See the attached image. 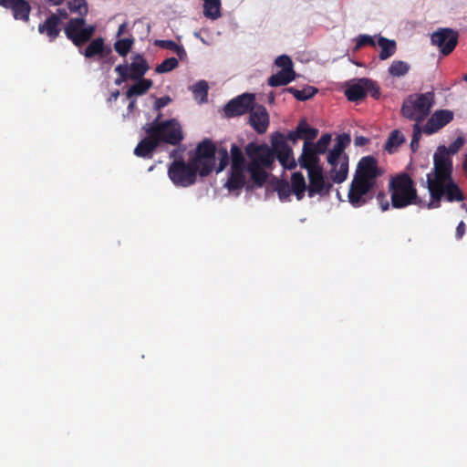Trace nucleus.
<instances>
[{
	"label": "nucleus",
	"instance_id": "nucleus-62",
	"mask_svg": "<svg viewBox=\"0 0 467 467\" xmlns=\"http://www.w3.org/2000/svg\"><path fill=\"white\" fill-rule=\"evenodd\" d=\"M135 105H136V100H135V99H131V100L130 101L129 105H128V110H129L130 112H131V111L134 109Z\"/></svg>",
	"mask_w": 467,
	"mask_h": 467
},
{
	"label": "nucleus",
	"instance_id": "nucleus-9",
	"mask_svg": "<svg viewBox=\"0 0 467 467\" xmlns=\"http://www.w3.org/2000/svg\"><path fill=\"white\" fill-rule=\"evenodd\" d=\"M383 173V170L379 167L378 160L372 155H368L358 161L353 179L376 186L378 178Z\"/></svg>",
	"mask_w": 467,
	"mask_h": 467
},
{
	"label": "nucleus",
	"instance_id": "nucleus-28",
	"mask_svg": "<svg viewBox=\"0 0 467 467\" xmlns=\"http://www.w3.org/2000/svg\"><path fill=\"white\" fill-rule=\"evenodd\" d=\"M290 186L296 199L298 201L302 200L305 196L306 190H307L306 180L302 172L296 171L292 174Z\"/></svg>",
	"mask_w": 467,
	"mask_h": 467
},
{
	"label": "nucleus",
	"instance_id": "nucleus-30",
	"mask_svg": "<svg viewBox=\"0 0 467 467\" xmlns=\"http://www.w3.org/2000/svg\"><path fill=\"white\" fill-rule=\"evenodd\" d=\"M152 86V81L147 78L137 79L136 83L126 91V97L132 99L134 96H140L146 93Z\"/></svg>",
	"mask_w": 467,
	"mask_h": 467
},
{
	"label": "nucleus",
	"instance_id": "nucleus-15",
	"mask_svg": "<svg viewBox=\"0 0 467 467\" xmlns=\"http://www.w3.org/2000/svg\"><path fill=\"white\" fill-rule=\"evenodd\" d=\"M374 188L375 186L353 179L348 193L349 203L355 208L365 205L373 198L370 192Z\"/></svg>",
	"mask_w": 467,
	"mask_h": 467
},
{
	"label": "nucleus",
	"instance_id": "nucleus-63",
	"mask_svg": "<svg viewBox=\"0 0 467 467\" xmlns=\"http://www.w3.org/2000/svg\"><path fill=\"white\" fill-rule=\"evenodd\" d=\"M46 1L54 5H59L64 2V0H46Z\"/></svg>",
	"mask_w": 467,
	"mask_h": 467
},
{
	"label": "nucleus",
	"instance_id": "nucleus-18",
	"mask_svg": "<svg viewBox=\"0 0 467 467\" xmlns=\"http://www.w3.org/2000/svg\"><path fill=\"white\" fill-rule=\"evenodd\" d=\"M248 123L258 134H265L269 126V114L263 105H257L249 111Z\"/></svg>",
	"mask_w": 467,
	"mask_h": 467
},
{
	"label": "nucleus",
	"instance_id": "nucleus-27",
	"mask_svg": "<svg viewBox=\"0 0 467 467\" xmlns=\"http://www.w3.org/2000/svg\"><path fill=\"white\" fill-rule=\"evenodd\" d=\"M296 72L295 70H280L275 74H273L267 79V84L270 87H280L285 86L296 79Z\"/></svg>",
	"mask_w": 467,
	"mask_h": 467
},
{
	"label": "nucleus",
	"instance_id": "nucleus-17",
	"mask_svg": "<svg viewBox=\"0 0 467 467\" xmlns=\"http://www.w3.org/2000/svg\"><path fill=\"white\" fill-rule=\"evenodd\" d=\"M453 117L454 113L450 109H438L434 111L423 126L424 133L431 135L438 132L449 124L453 119Z\"/></svg>",
	"mask_w": 467,
	"mask_h": 467
},
{
	"label": "nucleus",
	"instance_id": "nucleus-24",
	"mask_svg": "<svg viewBox=\"0 0 467 467\" xmlns=\"http://www.w3.org/2000/svg\"><path fill=\"white\" fill-rule=\"evenodd\" d=\"M111 53V49L107 47L102 37L93 39L88 46L86 47L84 56L88 58L99 56L100 57H106Z\"/></svg>",
	"mask_w": 467,
	"mask_h": 467
},
{
	"label": "nucleus",
	"instance_id": "nucleus-20",
	"mask_svg": "<svg viewBox=\"0 0 467 467\" xmlns=\"http://www.w3.org/2000/svg\"><path fill=\"white\" fill-rule=\"evenodd\" d=\"M318 154L319 153L310 146V142L305 141L302 154L298 159L300 167L306 169L307 173L309 172V170L316 171L317 168H322L319 164L320 159Z\"/></svg>",
	"mask_w": 467,
	"mask_h": 467
},
{
	"label": "nucleus",
	"instance_id": "nucleus-52",
	"mask_svg": "<svg viewBox=\"0 0 467 467\" xmlns=\"http://www.w3.org/2000/svg\"><path fill=\"white\" fill-rule=\"evenodd\" d=\"M171 99L169 96L159 98L154 102V109L160 111L162 108L166 107Z\"/></svg>",
	"mask_w": 467,
	"mask_h": 467
},
{
	"label": "nucleus",
	"instance_id": "nucleus-16",
	"mask_svg": "<svg viewBox=\"0 0 467 467\" xmlns=\"http://www.w3.org/2000/svg\"><path fill=\"white\" fill-rule=\"evenodd\" d=\"M307 194L310 198L320 195L328 196L333 187L330 182L325 180L323 168H317L316 171L309 170Z\"/></svg>",
	"mask_w": 467,
	"mask_h": 467
},
{
	"label": "nucleus",
	"instance_id": "nucleus-56",
	"mask_svg": "<svg viewBox=\"0 0 467 467\" xmlns=\"http://www.w3.org/2000/svg\"><path fill=\"white\" fill-rule=\"evenodd\" d=\"M286 139L292 142H296L298 140H300L301 138L297 128L295 130L289 131Z\"/></svg>",
	"mask_w": 467,
	"mask_h": 467
},
{
	"label": "nucleus",
	"instance_id": "nucleus-39",
	"mask_svg": "<svg viewBox=\"0 0 467 467\" xmlns=\"http://www.w3.org/2000/svg\"><path fill=\"white\" fill-rule=\"evenodd\" d=\"M275 190L281 201H286L293 192L290 184L285 180H279L275 184Z\"/></svg>",
	"mask_w": 467,
	"mask_h": 467
},
{
	"label": "nucleus",
	"instance_id": "nucleus-5",
	"mask_svg": "<svg viewBox=\"0 0 467 467\" xmlns=\"http://www.w3.org/2000/svg\"><path fill=\"white\" fill-rule=\"evenodd\" d=\"M433 173L427 175L428 190L432 189L436 195L440 194V184L452 179V160L447 156L445 146L441 145L437 148L433 155Z\"/></svg>",
	"mask_w": 467,
	"mask_h": 467
},
{
	"label": "nucleus",
	"instance_id": "nucleus-51",
	"mask_svg": "<svg viewBox=\"0 0 467 467\" xmlns=\"http://www.w3.org/2000/svg\"><path fill=\"white\" fill-rule=\"evenodd\" d=\"M155 46L164 49L174 51L177 47V44L172 40H156Z\"/></svg>",
	"mask_w": 467,
	"mask_h": 467
},
{
	"label": "nucleus",
	"instance_id": "nucleus-26",
	"mask_svg": "<svg viewBox=\"0 0 467 467\" xmlns=\"http://www.w3.org/2000/svg\"><path fill=\"white\" fill-rule=\"evenodd\" d=\"M245 171L246 169H231L230 176L225 182V187L229 191H237L244 187L246 183Z\"/></svg>",
	"mask_w": 467,
	"mask_h": 467
},
{
	"label": "nucleus",
	"instance_id": "nucleus-19",
	"mask_svg": "<svg viewBox=\"0 0 467 467\" xmlns=\"http://www.w3.org/2000/svg\"><path fill=\"white\" fill-rule=\"evenodd\" d=\"M0 5L11 9L15 19L29 21L31 6L26 0H0Z\"/></svg>",
	"mask_w": 467,
	"mask_h": 467
},
{
	"label": "nucleus",
	"instance_id": "nucleus-43",
	"mask_svg": "<svg viewBox=\"0 0 467 467\" xmlns=\"http://www.w3.org/2000/svg\"><path fill=\"white\" fill-rule=\"evenodd\" d=\"M217 159L219 160V165L217 168V172H220L224 170V168L229 163V154L225 148H220L218 150H216Z\"/></svg>",
	"mask_w": 467,
	"mask_h": 467
},
{
	"label": "nucleus",
	"instance_id": "nucleus-46",
	"mask_svg": "<svg viewBox=\"0 0 467 467\" xmlns=\"http://www.w3.org/2000/svg\"><path fill=\"white\" fill-rule=\"evenodd\" d=\"M127 64H119L115 67V71L119 74V78H116L115 84L121 85L123 82L130 79L127 73Z\"/></svg>",
	"mask_w": 467,
	"mask_h": 467
},
{
	"label": "nucleus",
	"instance_id": "nucleus-60",
	"mask_svg": "<svg viewBox=\"0 0 467 467\" xmlns=\"http://www.w3.org/2000/svg\"><path fill=\"white\" fill-rule=\"evenodd\" d=\"M119 96V90L116 89L114 91L111 92L109 98V101H115L118 99Z\"/></svg>",
	"mask_w": 467,
	"mask_h": 467
},
{
	"label": "nucleus",
	"instance_id": "nucleus-49",
	"mask_svg": "<svg viewBox=\"0 0 467 467\" xmlns=\"http://www.w3.org/2000/svg\"><path fill=\"white\" fill-rule=\"evenodd\" d=\"M365 46H370V47H375L376 46V42H375L374 38L371 36L360 35V36H358L356 49H358V48H360L362 47H365Z\"/></svg>",
	"mask_w": 467,
	"mask_h": 467
},
{
	"label": "nucleus",
	"instance_id": "nucleus-29",
	"mask_svg": "<svg viewBox=\"0 0 467 467\" xmlns=\"http://www.w3.org/2000/svg\"><path fill=\"white\" fill-rule=\"evenodd\" d=\"M264 168H265L264 165H247L246 171L256 187H262L268 178V173Z\"/></svg>",
	"mask_w": 467,
	"mask_h": 467
},
{
	"label": "nucleus",
	"instance_id": "nucleus-23",
	"mask_svg": "<svg viewBox=\"0 0 467 467\" xmlns=\"http://www.w3.org/2000/svg\"><path fill=\"white\" fill-rule=\"evenodd\" d=\"M127 68L129 78L130 79L137 80L143 78V76L149 70V65L141 55L137 54L131 64H127Z\"/></svg>",
	"mask_w": 467,
	"mask_h": 467
},
{
	"label": "nucleus",
	"instance_id": "nucleus-44",
	"mask_svg": "<svg viewBox=\"0 0 467 467\" xmlns=\"http://www.w3.org/2000/svg\"><path fill=\"white\" fill-rule=\"evenodd\" d=\"M208 84L205 80L198 81L193 87V93L196 96H201L202 100H206L208 96Z\"/></svg>",
	"mask_w": 467,
	"mask_h": 467
},
{
	"label": "nucleus",
	"instance_id": "nucleus-33",
	"mask_svg": "<svg viewBox=\"0 0 467 467\" xmlns=\"http://www.w3.org/2000/svg\"><path fill=\"white\" fill-rule=\"evenodd\" d=\"M284 91L291 93L299 101H306L313 98L317 93L318 89L312 86H306L303 89H296L290 87L285 88Z\"/></svg>",
	"mask_w": 467,
	"mask_h": 467
},
{
	"label": "nucleus",
	"instance_id": "nucleus-14",
	"mask_svg": "<svg viewBox=\"0 0 467 467\" xmlns=\"http://www.w3.org/2000/svg\"><path fill=\"white\" fill-rule=\"evenodd\" d=\"M255 95L252 93H244L231 99L223 109L224 115L227 118L242 116L249 112L254 105Z\"/></svg>",
	"mask_w": 467,
	"mask_h": 467
},
{
	"label": "nucleus",
	"instance_id": "nucleus-57",
	"mask_svg": "<svg viewBox=\"0 0 467 467\" xmlns=\"http://www.w3.org/2000/svg\"><path fill=\"white\" fill-rule=\"evenodd\" d=\"M174 52L177 54L181 60H183L187 57V53L182 46L177 45Z\"/></svg>",
	"mask_w": 467,
	"mask_h": 467
},
{
	"label": "nucleus",
	"instance_id": "nucleus-37",
	"mask_svg": "<svg viewBox=\"0 0 467 467\" xmlns=\"http://www.w3.org/2000/svg\"><path fill=\"white\" fill-rule=\"evenodd\" d=\"M410 70V65L401 60H394L389 67V74L392 77H403Z\"/></svg>",
	"mask_w": 467,
	"mask_h": 467
},
{
	"label": "nucleus",
	"instance_id": "nucleus-1",
	"mask_svg": "<svg viewBox=\"0 0 467 467\" xmlns=\"http://www.w3.org/2000/svg\"><path fill=\"white\" fill-rule=\"evenodd\" d=\"M389 191L393 208L402 209L421 202L414 181L406 172L391 177Z\"/></svg>",
	"mask_w": 467,
	"mask_h": 467
},
{
	"label": "nucleus",
	"instance_id": "nucleus-64",
	"mask_svg": "<svg viewBox=\"0 0 467 467\" xmlns=\"http://www.w3.org/2000/svg\"><path fill=\"white\" fill-rule=\"evenodd\" d=\"M462 168L464 171H467V154L465 155V158H464V161H463V163H462Z\"/></svg>",
	"mask_w": 467,
	"mask_h": 467
},
{
	"label": "nucleus",
	"instance_id": "nucleus-13",
	"mask_svg": "<svg viewBox=\"0 0 467 467\" xmlns=\"http://www.w3.org/2000/svg\"><path fill=\"white\" fill-rule=\"evenodd\" d=\"M440 194L436 195L432 189H429L432 203H429L428 207H439L441 200L445 196L446 201L450 202H462L465 199L464 194L461 191L460 187L455 183L453 179L447 181L440 184Z\"/></svg>",
	"mask_w": 467,
	"mask_h": 467
},
{
	"label": "nucleus",
	"instance_id": "nucleus-58",
	"mask_svg": "<svg viewBox=\"0 0 467 467\" xmlns=\"http://www.w3.org/2000/svg\"><path fill=\"white\" fill-rule=\"evenodd\" d=\"M369 141V140L366 137H363V136H358L355 138V145L356 146H365L366 144H368Z\"/></svg>",
	"mask_w": 467,
	"mask_h": 467
},
{
	"label": "nucleus",
	"instance_id": "nucleus-32",
	"mask_svg": "<svg viewBox=\"0 0 467 467\" xmlns=\"http://www.w3.org/2000/svg\"><path fill=\"white\" fill-rule=\"evenodd\" d=\"M404 141H405L404 135L399 130H394L390 132V134L385 143L384 149L389 153H393L398 150V148Z\"/></svg>",
	"mask_w": 467,
	"mask_h": 467
},
{
	"label": "nucleus",
	"instance_id": "nucleus-8",
	"mask_svg": "<svg viewBox=\"0 0 467 467\" xmlns=\"http://www.w3.org/2000/svg\"><path fill=\"white\" fill-rule=\"evenodd\" d=\"M216 147L211 140L206 139L198 144L191 159L200 168L201 176L205 177L213 171Z\"/></svg>",
	"mask_w": 467,
	"mask_h": 467
},
{
	"label": "nucleus",
	"instance_id": "nucleus-2",
	"mask_svg": "<svg viewBox=\"0 0 467 467\" xmlns=\"http://www.w3.org/2000/svg\"><path fill=\"white\" fill-rule=\"evenodd\" d=\"M351 140L348 134L343 133L337 137L333 149L327 154V162L331 165L330 179L335 183H342L348 174V156L344 153Z\"/></svg>",
	"mask_w": 467,
	"mask_h": 467
},
{
	"label": "nucleus",
	"instance_id": "nucleus-40",
	"mask_svg": "<svg viewBox=\"0 0 467 467\" xmlns=\"http://www.w3.org/2000/svg\"><path fill=\"white\" fill-rule=\"evenodd\" d=\"M331 134L325 133L323 134L317 143L310 142V146L316 150L319 154H324L327 150V147L331 141Z\"/></svg>",
	"mask_w": 467,
	"mask_h": 467
},
{
	"label": "nucleus",
	"instance_id": "nucleus-42",
	"mask_svg": "<svg viewBox=\"0 0 467 467\" xmlns=\"http://www.w3.org/2000/svg\"><path fill=\"white\" fill-rule=\"evenodd\" d=\"M179 65L178 59L175 57H169L164 59L161 64H159L155 71L159 74L167 73L173 69H175Z\"/></svg>",
	"mask_w": 467,
	"mask_h": 467
},
{
	"label": "nucleus",
	"instance_id": "nucleus-4",
	"mask_svg": "<svg viewBox=\"0 0 467 467\" xmlns=\"http://www.w3.org/2000/svg\"><path fill=\"white\" fill-rule=\"evenodd\" d=\"M162 114L159 113L156 119L148 128L151 135L154 136L159 145L167 143L172 146L179 145L184 139L182 127L176 119L161 120Z\"/></svg>",
	"mask_w": 467,
	"mask_h": 467
},
{
	"label": "nucleus",
	"instance_id": "nucleus-10",
	"mask_svg": "<svg viewBox=\"0 0 467 467\" xmlns=\"http://www.w3.org/2000/svg\"><path fill=\"white\" fill-rule=\"evenodd\" d=\"M271 150L274 151V159L276 157L280 164L285 170H294L296 161L293 156V150L286 143L283 133L276 131L271 138Z\"/></svg>",
	"mask_w": 467,
	"mask_h": 467
},
{
	"label": "nucleus",
	"instance_id": "nucleus-35",
	"mask_svg": "<svg viewBox=\"0 0 467 467\" xmlns=\"http://www.w3.org/2000/svg\"><path fill=\"white\" fill-rule=\"evenodd\" d=\"M231 169H247L244 153L236 144H232L231 146Z\"/></svg>",
	"mask_w": 467,
	"mask_h": 467
},
{
	"label": "nucleus",
	"instance_id": "nucleus-11",
	"mask_svg": "<svg viewBox=\"0 0 467 467\" xmlns=\"http://www.w3.org/2000/svg\"><path fill=\"white\" fill-rule=\"evenodd\" d=\"M459 34L449 27H441L431 36V41L436 46L443 56L450 55L458 44Z\"/></svg>",
	"mask_w": 467,
	"mask_h": 467
},
{
	"label": "nucleus",
	"instance_id": "nucleus-22",
	"mask_svg": "<svg viewBox=\"0 0 467 467\" xmlns=\"http://www.w3.org/2000/svg\"><path fill=\"white\" fill-rule=\"evenodd\" d=\"M145 132L147 137L141 140L134 149V154L140 158L151 157L152 152L159 146L158 141L150 132L148 126L145 127Z\"/></svg>",
	"mask_w": 467,
	"mask_h": 467
},
{
	"label": "nucleus",
	"instance_id": "nucleus-54",
	"mask_svg": "<svg viewBox=\"0 0 467 467\" xmlns=\"http://www.w3.org/2000/svg\"><path fill=\"white\" fill-rule=\"evenodd\" d=\"M465 234V223L462 221L456 227L455 236L458 240L462 239Z\"/></svg>",
	"mask_w": 467,
	"mask_h": 467
},
{
	"label": "nucleus",
	"instance_id": "nucleus-41",
	"mask_svg": "<svg viewBox=\"0 0 467 467\" xmlns=\"http://www.w3.org/2000/svg\"><path fill=\"white\" fill-rule=\"evenodd\" d=\"M68 9L72 13H78L80 17L88 14V4L86 0H72L68 2Z\"/></svg>",
	"mask_w": 467,
	"mask_h": 467
},
{
	"label": "nucleus",
	"instance_id": "nucleus-36",
	"mask_svg": "<svg viewBox=\"0 0 467 467\" xmlns=\"http://www.w3.org/2000/svg\"><path fill=\"white\" fill-rule=\"evenodd\" d=\"M297 130L301 140H305V141L311 142L318 135V130L309 127L305 119L298 123Z\"/></svg>",
	"mask_w": 467,
	"mask_h": 467
},
{
	"label": "nucleus",
	"instance_id": "nucleus-21",
	"mask_svg": "<svg viewBox=\"0 0 467 467\" xmlns=\"http://www.w3.org/2000/svg\"><path fill=\"white\" fill-rule=\"evenodd\" d=\"M38 32L46 36L50 42L55 41L61 32L59 17L57 15L48 16L43 23L38 25Z\"/></svg>",
	"mask_w": 467,
	"mask_h": 467
},
{
	"label": "nucleus",
	"instance_id": "nucleus-38",
	"mask_svg": "<svg viewBox=\"0 0 467 467\" xmlns=\"http://www.w3.org/2000/svg\"><path fill=\"white\" fill-rule=\"evenodd\" d=\"M134 41L133 37L119 39L114 43V49L119 56L125 57L132 48Z\"/></svg>",
	"mask_w": 467,
	"mask_h": 467
},
{
	"label": "nucleus",
	"instance_id": "nucleus-7",
	"mask_svg": "<svg viewBox=\"0 0 467 467\" xmlns=\"http://www.w3.org/2000/svg\"><path fill=\"white\" fill-rule=\"evenodd\" d=\"M96 26L88 25L84 17H75L67 23L64 32L67 37L76 46L82 47L93 36Z\"/></svg>",
	"mask_w": 467,
	"mask_h": 467
},
{
	"label": "nucleus",
	"instance_id": "nucleus-34",
	"mask_svg": "<svg viewBox=\"0 0 467 467\" xmlns=\"http://www.w3.org/2000/svg\"><path fill=\"white\" fill-rule=\"evenodd\" d=\"M203 15L215 20L221 16V0H203Z\"/></svg>",
	"mask_w": 467,
	"mask_h": 467
},
{
	"label": "nucleus",
	"instance_id": "nucleus-55",
	"mask_svg": "<svg viewBox=\"0 0 467 467\" xmlns=\"http://www.w3.org/2000/svg\"><path fill=\"white\" fill-rule=\"evenodd\" d=\"M51 15H57L59 17V25L61 26V21L67 19L68 17V12L65 8H58L57 13H52Z\"/></svg>",
	"mask_w": 467,
	"mask_h": 467
},
{
	"label": "nucleus",
	"instance_id": "nucleus-3",
	"mask_svg": "<svg viewBox=\"0 0 467 467\" xmlns=\"http://www.w3.org/2000/svg\"><path fill=\"white\" fill-rule=\"evenodd\" d=\"M435 103V94L432 91L410 95L401 107L404 118L415 122H422L431 113Z\"/></svg>",
	"mask_w": 467,
	"mask_h": 467
},
{
	"label": "nucleus",
	"instance_id": "nucleus-31",
	"mask_svg": "<svg viewBox=\"0 0 467 467\" xmlns=\"http://www.w3.org/2000/svg\"><path fill=\"white\" fill-rule=\"evenodd\" d=\"M378 45L380 47L379 58L385 60L393 56L396 52L397 46L394 40H389L384 36H379Z\"/></svg>",
	"mask_w": 467,
	"mask_h": 467
},
{
	"label": "nucleus",
	"instance_id": "nucleus-61",
	"mask_svg": "<svg viewBox=\"0 0 467 467\" xmlns=\"http://www.w3.org/2000/svg\"><path fill=\"white\" fill-rule=\"evenodd\" d=\"M419 142L420 141L418 140L414 141L413 140H411L410 148L413 152L417 151V150L419 149Z\"/></svg>",
	"mask_w": 467,
	"mask_h": 467
},
{
	"label": "nucleus",
	"instance_id": "nucleus-50",
	"mask_svg": "<svg viewBox=\"0 0 467 467\" xmlns=\"http://www.w3.org/2000/svg\"><path fill=\"white\" fill-rule=\"evenodd\" d=\"M376 198H377L379 205L380 206V208L383 212L387 211L389 208V200L387 199V196L383 192H379L377 194Z\"/></svg>",
	"mask_w": 467,
	"mask_h": 467
},
{
	"label": "nucleus",
	"instance_id": "nucleus-45",
	"mask_svg": "<svg viewBox=\"0 0 467 467\" xmlns=\"http://www.w3.org/2000/svg\"><path fill=\"white\" fill-rule=\"evenodd\" d=\"M275 64L276 67H281V70L288 69L294 70L293 68V61L287 55H281L277 57L275 60Z\"/></svg>",
	"mask_w": 467,
	"mask_h": 467
},
{
	"label": "nucleus",
	"instance_id": "nucleus-12",
	"mask_svg": "<svg viewBox=\"0 0 467 467\" xmlns=\"http://www.w3.org/2000/svg\"><path fill=\"white\" fill-rule=\"evenodd\" d=\"M245 154L249 159L247 165H264L270 168L274 163V151L267 144L250 142L245 146Z\"/></svg>",
	"mask_w": 467,
	"mask_h": 467
},
{
	"label": "nucleus",
	"instance_id": "nucleus-53",
	"mask_svg": "<svg viewBox=\"0 0 467 467\" xmlns=\"http://www.w3.org/2000/svg\"><path fill=\"white\" fill-rule=\"evenodd\" d=\"M420 122H415L413 125V132H412V139L414 141L418 140L420 141L423 131V127L421 128L420 125Z\"/></svg>",
	"mask_w": 467,
	"mask_h": 467
},
{
	"label": "nucleus",
	"instance_id": "nucleus-6",
	"mask_svg": "<svg viewBox=\"0 0 467 467\" xmlns=\"http://www.w3.org/2000/svg\"><path fill=\"white\" fill-rule=\"evenodd\" d=\"M200 168L190 158L188 162L183 160L173 161L168 168V176L177 187H189L196 182Z\"/></svg>",
	"mask_w": 467,
	"mask_h": 467
},
{
	"label": "nucleus",
	"instance_id": "nucleus-47",
	"mask_svg": "<svg viewBox=\"0 0 467 467\" xmlns=\"http://www.w3.org/2000/svg\"><path fill=\"white\" fill-rule=\"evenodd\" d=\"M464 144V139L462 137H458L453 142H451L449 147H445V150L447 152V156L456 154L461 148Z\"/></svg>",
	"mask_w": 467,
	"mask_h": 467
},
{
	"label": "nucleus",
	"instance_id": "nucleus-25",
	"mask_svg": "<svg viewBox=\"0 0 467 467\" xmlns=\"http://www.w3.org/2000/svg\"><path fill=\"white\" fill-rule=\"evenodd\" d=\"M366 78H360L357 82L350 84L345 90V95L349 101H358L367 96Z\"/></svg>",
	"mask_w": 467,
	"mask_h": 467
},
{
	"label": "nucleus",
	"instance_id": "nucleus-59",
	"mask_svg": "<svg viewBox=\"0 0 467 467\" xmlns=\"http://www.w3.org/2000/svg\"><path fill=\"white\" fill-rule=\"evenodd\" d=\"M128 26V24L126 22L122 23L119 26V29H118V32H117V36L119 37L120 36H122L126 30Z\"/></svg>",
	"mask_w": 467,
	"mask_h": 467
},
{
	"label": "nucleus",
	"instance_id": "nucleus-48",
	"mask_svg": "<svg viewBox=\"0 0 467 467\" xmlns=\"http://www.w3.org/2000/svg\"><path fill=\"white\" fill-rule=\"evenodd\" d=\"M365 85H367V95L370 94V96L376 99H378L380 96V91L379 86L376 82L371 79L366 78Z\"/></svg>",
	"mask_w": 467,
	"mask_h": 467
}]
</instances>
